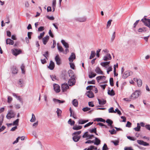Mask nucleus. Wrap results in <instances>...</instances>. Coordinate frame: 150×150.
Listing matches in <instances>:
<instances>
[{"instance_id": "nucleus-1", "label": "nucleus", "mask_w": 150, "mask_h": 150, "mask_svg": "<svg viewBox=\"0 0 150 150\" xmlns=\"http://www.w3.org/2000/svg\"><path fill=\"white\" fill-rule=\"evenodd\" d=\"M141 94L139 91L136 90L130 96L132 100H134L138 98Z\"/></svg>"}, {"instance_id": "nucleus-2", "label": "nucleus", "mask_w": 150, "mask_h": 150, "mask_svg": "<svg viewBox=\"0 0 150 150\" xmlns=\"http://www.w3.org/2000/svg\"><path fill=\"white\" fill-rule=\"evenodd\" d=\"M146 17L145 16L144 18L141 20V21L145 26L150 28V19L146 18Z\"/></svg>"}, {"instance_id": "nucleus-3", "label": "nucleus", "mask_w": 150, "mask_h": 150, "mask_svg": "<svg viewBox=\"0 0 150 150\" xmlns=\"http://www.w3.org/2000/svg\"><path fill=\"white\" fill-rule=\"evenodd\" d=\"M16 114L13 111L11 110H9L6 116V117L7 119H10L11 118L14 117L15 116Z\"/></svg>"}, {"instance_id": "nucleus-4", "label": "nucleus", "mask_w": 150, "mask_h": 150, "mask_svg": "<svg viewBox=\"0 0 150 150\" xmlns=\"http://www.w3.org/2000/svg\"><path fill=\"white\" fill-rule=\"evenodd\" d=\"M12 50L13 54L16 56L19 54L21 53L22 52V51L20 49H14Z\"/></svg>"}, {"instance_id": "nucleus-5", "label": "nucleus", "mask_w": 150, "mask_h": 150, "mask_svg": "<svg viewBox=\"0 0 150 150\" xmlns=\"http://www.w3.org/2000/svg\"><path fill=\"white\" fill-rule=\"evenodd\" d=\"M76 80L74 77L72 78L69 79L68 83L69 86H72L75 85Z\"/></svg>"}, {"instance_id": "nucleus-6", "label": "nucleus", "mask_w": 150, "mask_h": 150, "mask_svg": "<svg viewBox=\"0 0 150 150\" xmlns=\"http://www.w3.org/2000/svg\"><path fill=\"white\" fill-rule=\"evenodd\" d=\"M55 60L56 64L58 65H60L61 64V60L58 54H57L55 57Z\"/></svg>"}, {"instance_id": "nucleus-7", "label": "nucleus", "mask_w": 150, "mask_h": 150, "mask_svg": "<svg viewBox=\"0 0 150 150\" xmlns=\"http://www.w3.org/2000/svg\"><path fill=\"white\" fill-rule=\"evenodd\" d=\"M61 88L62 91L65 92L69 89V86L67 83H64L62 84Z\"/></svg>"}, {"instance_id": "nucleus-8", "label": "nucleus", "mask_w": 150, "mask_h": 150, "mask_svg": "<svg viewBox=\"0 0 150 150\" xmlns=\"http://www.w3.org/2000/svg\"><path fill=\"white\" fill-rule=\"evenodd\" d=\"M133 79L134 81L137 82L138 86L139 87H141L142 86V82L141 79H138L137 78H134Z\"/></svg>"}, {"instance_id": "nucleus-9", "label": "nucleus", "mask_w": 150, "mask_h": 150, "mask_svg": "<svg viewBox=\"0 0 150 150\" xmlns=\"http://www.w3.org/2000/svg\"><path fill=\"white\" fill-rule=\"evenodd\" d=\"M112 57L110 54H107L106 55L104 56L103 60L105 61H107L108 60H111Z\"/></svg>"}, {"instance_id": "nucleus-10", "label": "nucleus", "mask_w": 150, "mask_h": 150, "mask_svg": "<svg viewBox=\"0 0 150 150\" xmlns=\"http://www.w3.org/2000/svg\"><path fill=\"white\" fill-rule=\"evenodd\" d=\"M95 71L98 74H104L103 72L99 67H97L95 70Z\"/></svg>"}, {"instance_id": "nucleus-11", "label": "nucleus", "mask_w": 150, "mask_h": 150, "mask_svg": "<svg viewBox=\"0 0 150 150\" xmlns=\"http://www.w3.org/2000/svg\"><path fill=\"white\" fill-rule=\"evenodd\" d=\"M137 143L139 144L142 145L144 146H148L149 144L146 142H144L142 140H138Z\"/></svg>"}, {"instance_id": "nucleus-12", "label": "nucleus", "mask_w": 150, "mask_h": 150, "mask_svg": "<svg viewBox=\"0 0 150 150\" xmlns=\"http://www.w3.org/2000/svg\"><path fill=\"white\" fill-rule=\"evenodd\" d=\"M54 89L57 93H59L60 91V88L59 86L57 84L54 85Z\"/></svg>"}, {"instance_id": "nucleus-13", "label": "nucleus", "mask_w": 150, "mask_h": 150, "mask_svg": "<svg viewBox=\"0 0 150 150\" xmlns=\"http://www.w3.org/2000/svg\"><path fill=\"white\" fill-rule=\"evenodd\" d=\"M75 58L76 56L75 54L73 53H72L71 54V55L69 57V60L70 62H72L75 59Z\"/></svg>"}, {"instance_id": "nucleus-14", "label": "nucleus", "mask_w": 150, "mask_h": 150, "mask_svg": "<svg viewBox=\"0 0 150 150\" xmlns=\"http://www.w3.org/2000/svg\"><path fill=\"white\" fill-rule=\"evenodd\" d=\"M54 63L52 61H51L50 62L49 65L48 67L50 70H52L54 69Z\"/></svg>"}, {"instance_id": "nucleus-15", "label": "nucleus", "mask_w": 150, "mask_h": 150, "mask_svg": "<svg viewBox=\"0 0 150 150\" xmlns=\"http://www.w3.org/2000/svg\"><path fill=\"white\" fill-rule=\"evenodd\" d=\"M49 38V36L47 35L42 38V40L44 44L45 45L46 44L47 42L48 41Z\"/></svg>"}, {"instance_id": "nucleus-16", "label": "nucleus", "mask_w": 150, "mask_h": 150, "mask_svg": "<svg viewBox=\"0 0 150 150\" xmlns=\"http://www.w3.org/2000/svg\"><path fill=\"white\" fill-rule=\"evenodd\" d=\"M86 95L89 98H92L94 97L93 93L91 91H88L86 93Z\"/></svg>"}, {"instance_id": "nucleus-17", "label": "nucleus", "mask_w": 150, "mask_h": 150, "mask_svg": "<svg viewBox=\"0 0 150 150\" xmlns=\"http://www.w3.org/2000/svg\"><path fill=\"white\" fill-rule=\"evenodd\" d=\"M110 62H101L100 63L101 65L103 66V67H105V68H107V65H108V64H110Z\"/></svg>"}, {"instance_id": "nucleus-18", "label": "nucleus", "mask_w": 150, "mask_h": 150, "mask_svg": "<svg viewBox=\"0 0 150 150\" xmlns=\"http://www.w3.org/2000/svg\"><path fill=\"white\" fill-rule=\"evenodd\" d=\"M80 136L77 135H74L73 137V139L75 142H77L80 139Z\"/></svg>"}, {"instance_id": "nucleus-19", "label": "nucleus", "mask_w": 150, "mask_h": 150, "mask_svg": "<svg viewBox=\"0 0 150 150\" xmlns=\"http://www.w3.org/2000/svg\"><path fill=\"white\" fill-rule=\"evenodd\" d=\"M68 73L69 76L71 78L74 77V74L73 71L71 70H69L68 71Z\"/></svg>"}, {"instance_id": "nucleus-20", "label": "nucleus", "mask_w": 150, "mask_h": 150, "mask_svg": "<svg viewBox=\"0 0 150 150\" xmlns=\"http://www.w3.org/2000/svg\"><path fill=\"white\" fill-rule=\"evenodd\" d=\"M98 100L99 102V103L100 105H104L105 104L106 102V100L103 99H98Z\"/></svg>"}, {"instance_id": "nucleus-21", "label": "nucleus", "mask_w": 150, "mask_h": 150, "mask_svg": "<svg viewBox=\"0 0 150 150\" xmlns=\"http://www.w3.org/2000/svg\"><path fill=\"white\" fill-rule=\"evenodd\" d=\"M6 44L7 45H13L14 44V42L11 39L8 38L6 40Z\"/></svg>"}, {"instance_id": "nucleus-22", "label": "nucleus", "mask_w": 150, "mask_h": 150, "mask_svg": "<svg viewBox=\"0 0 150 150\" xmlns=\"http://www.w3.org/2000/svg\"><path fill=\"white\" fill-rule=\"evenodd\" d=\"M130 75V72L128 71H125L122 75V78L124 79H126Z\"/></svg>"}, {"instance_id": "nucleus-23", "label": "nucleus", "mask_w": 150, "mask_h": 150, "mask_svg": "<svg viewBox=\"0 0 150 150\" xmlns=\"http://www.w3.org/2000/svg\"><path fill=\"white\" fill-rule=\"evenodd\" d=\"M105 79L106 77L104 76H97L96 78V79L98 82H99L101 80L103 79H104L105 80Z\"/></svg>"}, {"instance_id": "nucleus-24", "label": "nucleus", "mask_w": 150, "mask_h": 150, "mask_svg": "<svg viewBox=\"0 0 150 150\" xmlns=\"http://www.w3.org/2000/svg\"><path fill=\"white\" fill-rule=\"evenodd\" d=\"M88 121V120H84L82 119H80L78 121V123L79 124H83Z\"/></svg>"}, {"instance_id": "nucleus-25", "label": "nucleus", "mask_w": 150, "mask_h": 150, "mask_svg": "<svg viewBox=\"0 0 150 150\" xmlns=\"http://www.w3.org/2000/svg\"><path fill=\"white\" fill-rule=\"evenodd\" d=\"M95 142H94V144H96L97 145H98L100 144L101 141L98 138L95 137Z\"/></svg>"}, {"instance_id": "nucleus-26", "label": "nucleus", "mask_w": 150, "mask_h": 150, "mask_svg": "<svg viewBox=\"0 0 150 150\" xmlns=\"http://www.w3.org/2000/svg\"><path fill=\"white\" fill-rule=\"evenodd\" d=\"M82 128V127L81 126L75 125L72 128L74 130H77L81 129Z\"/></svg>"}, {"instance_id": "nucleus-27", "label": "nucleus", "mask_w": 150, "mask_h": 150, "mask_svg": "<svg viewBox=\"0 0 150 150\" xmlns=\"http://www.w3.org/2000/svg\"><path fill=\"white\" fill-rule=\"evenodd\" d=\"M12 73L13 74H16L17 73L18 70L16 67L13 66L12 69Z\"/></svg>"}, {"instance_id": "nucleus-28", "label": "nucleus", "mask_w": 150, "mask_h": 150, "mask_svg": "<svg viewBox=\"0 0 150 150\" xmlns=\"http://www.w3.org/2000/svg\"><path fill=\"white\" fill-rule=\"evenodd\" d=\"M61 42L66 48H69V46L68 44L64 40H62L61 41Z\"/></svg>"}, {"instance_id": "nucleus-29", "label": "nucleus", "mask_w": 150, "mask_h": 150, "mask_svg": "<svg viewBox=\"0 0 150 150\" xmlns=\"http://www.w3.org/2000/svg\"><path fill=\"white\" fill-rule=\"evenodd\" d=\"M106 122L109 125H110L111 127H112V125L113 123V121L112 120L108 119L106 120Z\"/></svg>"}, {"instance_id": "nucleus-30", "label": "nucleus", "mask_w": 150, "mask_h": 150, "mask_svg": "<svg viewBox=\"0 0 150 150\" xmlns=\"http://www.w3.org/2000/svg\"><path fill=\"white\" fill-rule=\"evenodd\" d=\"M73 105L77 107L78 105V102L77 100L74 99L72 101Z\"/></svg>"}, {"instance_id": "nucleus-31", "label": "nucleus", "mask_w": 150, "mask_h": 150, "mask_svg": "<svg viewBox=\"0 0 150 150\" xmlns=\"http://www.w3.org/2000/svg\"><path fill=\"white\" fill-rule=\"evenodd\" d=\"M96 55V53L95 51H91V55L89 59H91L93 58Z\"/></svg>"}, {"instance_id": "nucleus-32", "label": "nucleus", "mask_w": 150, "mask_h": 150, "mask_svg": "<svg viewBox=\"0 0 150 150\" xmlns=\"http://www.w3.org/2000/svg\"><path fill=\"white\" fill-rule=\"evenodd\" d=\"M86 20V18L85 17L80 18H78V21L80 22H83L85 21Z\"/></svg>"}, {"instance_id": "nucleus-33", "label": "nucleus", "mask_w": 150, "mask_h": 150, "mask_svg": "<svg viewBox=\"0 0 150 150\" xmlns=\"http://www.w3.org/2000/svg\"><path fill=\"white\" fill-rule=\"evenodd\" d=\"M140 126L139 125V123L137 124V127H135L134 128V129L136 131H140Z\"/></svg>"}, {"instance_id": "nucleus-34", "label": "nucleus", "mask_w": 150, "mask_h": 150, "mask_svg": "<svg viewBox=\"0 0 150 150\" xmlns=\"http://www.w3.org/2000/svg\"><path fill=\"white\" fill-rule=\"evenodd\" d=\"M68 123L71 125H74L75 124V121H72L71 119H70L68 121Z\"/></svg>"}, {"instance_id": "nucleus-35", "label": "nucleus", "mask_w": 150, "mask_h": 150, "mask_svg": "<svg viewBox=\"0 0 150 150\" xmlns=\"http://www.w3.org/2000/svg\"><path fill=\"white\" fill-rule=\"evenodd\" d=\"M32 118L30 120V121L31 122H33L35 121L36 118H35V116L34 114L33 113L32 114Z\"/></svg>"}, {"instance_id": "nucleus-36", "label": "nucleus", "mask_w": 150, "mask_h": 150, "mask_svg": "<svg viewBox=\"0 0 150 150\" xmlns=\"http://www.w3.org/2000/svg\"><path fill=\"white\" fill-rule=\"evenodd\" d=\"M108 93L109 95L112 96H114L115 94L114 91L112 89L111 91H110V90H109L108 92Z\"/></svg>"}, {"instance_id": "nucleus-37", "label": "nucleus", "mask_w": 150, "mask_h": 150, "mask_svg": "<svg viewBox=\"0 0 150 150\" xmlns=\"http://www.w3.org/2000/svg\"><path fill=\"white\" fill-rule=\"evenodd\" d=\"M21 68L22 71V72L23 74H24L25 73V70H24L25 67L23 64H22L21 66Z\"/></svg>"}, {"instance_id": "nucleus-38", "label": "nucleus", "mask_w": 150, "mask_h": 150, "mask_svg": "<svg viewBox=\"0 0 150 150\" xmlns=\"http://www.w3.org/2000/svg\"><path fill=\"white\" fill-rule=\"evenodd\" d=\"M146 28L144 27L143 28H139L138 30V31L139 32L141 33L143 32L146 31Z\"/></svg>"}, {"instance_id": "nucleus-39", "label": "nucleus", "mask_w": 150, "mask_h": 150, "mask_svg": "<svg viewBox=\"0 0 150 150\" xmlns=\"http://www.w3.org/2000/svg\"><path fill=\"white\" fill-rule=\"evenodd\" d=\"M19 119H17L15 121H14L13 123V125H18V122H19Z\"/></svg>"}, {"instance_id": "nucleus-40", "label": "nucleus", "mask_w": 150, "mask_h": 150, "mask_svg": "<svg viewBox=\"0 0 150 150\" xmlns=\"http://www.w3.org/2000/svg\"><path fill=\"white\" fill-rule=\"evenodd\" d=\"M58 116L59 117L60 116L62 112V111L59 108H57L56 111Z\"/></svg>"}, {"instance_id": "nucleus-41", "label": "nucleus", "mask_w": 150, "mask_h": 150, "mask_svg": "<svg viewBox=\"0 0 150 150\" xmlns=\"http://www.w3.org/2000/svg\"><path fill=\"white\" fill-rule=\"evenodd\" d=\"M57 48L59 51L60 52H63L64 51L63 48H62V47L61 46H59L58 45Z\"/></svg>"}, {"instance_id": "nucleus-42", "label": "nucleus", "mask_w": 150, "mask_h": 150, "mask_svg": "<svg viewBox=\"0 0 150 150\" xmlns=\"http://www.w3.org/2000/svg\"><path fill=\"white\" fill-rule=\"evenodd\" d=\"M96 120L98 122H105V120L101 118H96Z\"/></svg>"}, {"instance_id": "nucleus-43", "label": "nucleus", "mask_w": 150, "mask_h": 150, "mask_svg": "<svg viewBox=\"0 0 150 150\" xmlns=\"http://www.w3.org/2000/svg\"><path fill=\"white\" fill-rule=\"evenodd\" d=\"M96 74L91 73V74L89 75V77L90 78H92L94 77L95 76H96Z\"/></svg>"}, {"instance_id": "nucleus-44", "label": "nucleus", "mask_w": 150, "mask_h": 150, "mask_svg": "<svg viewBox=\"0 0 150 150\" xmlns=\"http://www.w3.org/2000/svg\"><path fill=\"white\" fill-rule=\"evenodd\" d=\"M110 85L111 86H113L114 85L113 80L112 78H110Z\"/></svg>"}, {"instance_id": "nucleus-45", "label": "nucleus", "mask_w": 150, "mask_h": 150, "mask_svg": "<svg viewBox=\"0 0 150 150\" xmlns=\"http://www.w3.org/2000/svg\"><path fill=\"white\" fill-rule=\"evenodd\" d=\"M45 33L44 32H43V33H41L40 34V36H38V38L39 39H41L44 36Z\"/></svg>"}, {"instance_id": "nucleus-46", "label": "nucleus", "mask_w": 150, "mask_h": 150, "mask_svg": "<svg viewBox=\"0 0 150 150\" xmlns=\"http://www.w3.org/2000/svg\"><path fill=\"white\" fill-rule=\"evenodd\" d=\"M88 132H86L84 133L82 137L83 138H87L88 137Z\"/></svg>"}, {"instance_id": "nucleus-47", "label": "nucleus", "mask_w": 150, "mask_h": 150, "mask_svg": "<svg viewBox=\"0 0 150 150\" xmlns=\"http://www.w3.org/2000/svg\"><path fill=\"white\" fill-rule=\"evenodd\" d=\"M109 132H110L111 134H115L116 132V131L114 129L109 130Z\"/></svg>"}, {"instance_id": "nucleus-48", "label": "nucleus", "mask_w": 150, "mask_h": 150, "mask_svg": "<svg viewBox=\"0 0 150 150\" xmlns=\"http://www.w3.org/2000/svg\"><path fill=\"white\" fill-rule=\"evenodd\" d=\"M109 112L110 113H115L114 111L113 107H111L108 110Z\"/></svg>"}, {"instance_id": "nucleus-49", "label": "nucleus", "mask_w": 150, "mask_h": 150, "mask_svg": "<svg viewBox=\"0 0 150 150\" xmlns=\"http://www.w3.org/2000/svg\"><path fill=\"white\" fill-rule=\"evenodd\" d=\"M108 149L107 145L106 144H104L102 150H107Z\"/></svg>"}, {"instance_id": "nucleus-50", "label": "nucleus", "mask_w": 150, "mask_h": 150, "mask_svg": "<svg viewBox=\"0 0 150 150\" xmlns=\"http://www.w3.org/2000/svg\"><path fill=\"white\" fill-rule=\"evenodd\" d=\"M81 133V131H77V132H74V133H73V134L74 135L78 136V135L80 134Z\"/></svg>"}, {"instance_id": "nucleus-51", "label": "nucleus", "mask_w": 150, "mask_h": 150, "mask_svg": "<svg viewBox=\"0 0 150 150\" xmlns=\"http://www.w3.org/2000/svg\"><path fill=\"white\" fill-rule=\"evenodd\" d=\"M94 87H95V86H88L86 87V89L87 90H92Z\"/></svg>"}, {"instance_id": "nucleus-52", "label": "nucleus", "mask_w": 150, "mask_h": 150, "mask_svg": "<svg viewBox=\"0 0 150 150\" xmlns=\"http://www.w3.org/2000/svg\"><path fill=\"white\" fill-rule=\"evenodd\" d=\"M91 109V108L86 107L84 108H83L82 109V110L84 111V112H86L88 111L89 110H90Z\"/></svg>"}, {"instance_id": "nucleus-53", "label": "nucleus", "mask_w": 150, "mask_h": 150, "mask_svg": "<svg viewBox=\"0 0 150 150\" xmlns=\"http://www.w3.org/2000/svg\"><path fill=\"white\" fill-rule=\"evenodd\" d=\"M12 98L10 96H8V102L10 103L11 101L12 100Z\"/></svg>"}, {"instance_id": "nucleus-54", "label": "nucleus", "mask_w": 150, "mask_h": 150, "mask_svg": "<svg viewBox=\"0 0 150 150\" xmlns=\"http://www.w3.org/2000/svg\"><path fill=\"white\" fill-rule=\"evenodd\" d=\"M123 100L127 102L130 101L132 100L130 96L129 98H124Z\"/></svg>"}, {"instance_id": "nucleus-55", "label": "nucleus", "mask_w": 150, "mask_h": 150, "mask_svg": "<svg viewBox=\"0 0 150 150\" xmlns=\"http://www.w3.org/2000/svg\"><path fill=\"white\" fill-rule=\"evenodd\" d=\"M95 80H93L91 81H89L88 82V84H95Z\"/></svg>"}, {"instance_id": "nucleus-56", "label": "nucleus", "mask_w": 150, "mask_h": 150, "mask_svg": "<svg viewBox=\"0 0 150 150\" xmlns=\"http://www.w3.org/2000/svg\"><path fill=\"white\" fill-rule=\"evenodd\" d=\"M96 128H95L92 129H90L89 130V131L91 133H96Z\"/></svg>"}, {"instance_id": "nucleus-57", "label": "nucleus", "mask_w": 150, "mask_h": 150, "mask_svg": "<svg viewBox=\"0 0 150 150\" xmlns=\"http://www.w3.org/2000/svg\"><path fill=\"white\" fill-rule=\"evenodd\" d=\"M93 123V122H89L88 123L86 124L84 126V127L85 128L88 127L92 125Z\"/></svg>"}, {"instance_id": "nucleus-58", "label": "nucleus", "mask_w": 150, "mask_h": 150, "mask_svg": "<svg viewBox=\"0 0 150 150\" xmlns=\"http://www.w3.org/2000/svg\"><path fill=\"white\" fill-rule=\"evenodd\" d=\"M4 116H1V117H0V119L1 120H0V127L3 121Z\"/></svg>"}, {"instance_id": "nucleus-59", "label": "nucleus", "mask_w": 150, "mask_h": 150, "mask_svg": "<svg viewBox=\"0 0 150 150\" xmlns=\"http://www.w3.org/2000/svg\"><path fill=\"white\" fill-rule=\"evenodd\" d=\"M112 70V68L111 66L109 67L107 69V72L108 74H109V72Z\"/></svg>"}, {"instance_id": "nucleus-60", "label": "nucleus", "mask_w": 150, "mask_h": 150, "mask_svg": "<svg viewBox=\"0 0 150 150\" xmlns=\"http://www.w3.org/2000/svg\"><path fill=\"white\" fill-rule=\"evenodd\" d=\"M114 111L115 112V113L116 112H117V113L119 115H121L122 114V113L120 111V110H119L118 108H116L115 111Z\"/></svg>"}, {"instance_id": "nucleus-61", "label": "nucleus", "mask_w": 150, "mask_h": 150, "mask_svg": "<svg viewBox=\"0 0 150 150\" xmlns=\"http://www.w3.org/2000/svg\"><path fill=\"white\" fill-rule=\"evenodd\" d=\"M132 125L131 123L129 121H128L126 125V126L128 127H130Z\"/></svg>"}, {"instance_id": "nucleus-62", "label": "nucleus", "mask_w": 150, "mask_h": 150, "mask_svg": "<svg viewBox=\"0 0 150 150\" xmlns=\"http://www.w3.org/2000/svg\"><path fill=\"white\" fill-rule=\"evenodd\" d=\"M88 104L89 106L90 107H93L94 106L93 102H89L88 103Z\"/></svg>"}, {"instance_id": "nucleus-63", "label": "nucleus", "mask_w": 150, "mask_h": 150, "mask_svg": "<svg viewBox=\"0 0 150 150\" xmlns=\"http://www.w3.org/2000/svg\"><path fill=\"white\" fill-rule=\"evenodd\" d=\"M41 63L42 64H44L47 62L46 60V59H41Z\"/></svg>"}, {"instance_id": "nucleus-64", "label": "nucleus", "mask_w": 150, "mask_h": 150, "mask_svg": "<svg viewBox=\"0 0 150 150\" xmlns=\"http://www.w3.org/2000/svg\"><path fill=\"white\" fill-rule=\"evenodd\" d=\"M124 150H134L131 147H126L124 149Z\"/></svg>"}]
</instances>
